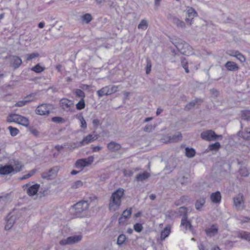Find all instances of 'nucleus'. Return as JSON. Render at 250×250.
Segmentation results:
<instances>
[{"label": "nucleus", "mask_w": 250, "mask_h": 250, "mask_svg": "<svg viewBox=\"0 0 250 250\" xmlns=\"http://www.w3.org/2000/svg\"><path fill=\"white\" fill-rule=\"evenodd\" d=\"M124 192L123 188H119L112 193L109 203V209L110 211H115L119 208Z\"/></svg>", "instance_id": "f257e3e1"}, {"label": "nucleus", "mask_w": 250, "mask_h": 250, "mask_svg": "<svg viewBox=\"0 0 250 250\" xmlns=\"http://www.w3.org/2000/svg\"><path fill=\"white\" fill-rule=\"evenodd\" d=\"M89 208L88 201L81 200L72 207L73 215L76 218H83L87 216Z\"/></svg>", "instance_id": "f03ea898"}, {"label": "nucleus", "mask_w": 250, "mask_h": 250, "mask_svg": "<svg viewBox=\"0 0 250 250\" xmlns=\"http://www.w3.org/2000/svg\"><path fill=\"white\" fill-rule=\"evenodd\" d=\"M22 167V166L19 161L13 160L10 164L0 167V174L7 175L17 173L21 170Z\"/></svg>", "instance_id": "7ed1b4c3"}, {"label": "nucleus", "mask_w": 250, "mask_h": 250, "mask_svg": "<svg viewBox=\"0 0 250 250\" xmlns=\"http://www.w3.org/2000/svg\"><path fill=\"white\" fill-rule=\"evenodd\" d=\"M8 122H15L24 126H28L29 125V122L26 117L21 115L13 114H11L7 117Z\"/></svg>", "instance_id": "20e7f679"}, {"label": "nucleus", "mask_w": 250, "mask_h": 250, "mask_svg": "<svg viewBox=\"0 0 250 250\" xmlns=\"http://www.w3.org/2000/svg\"><path fill=\"white\" fill-rule=\"evenodd\" d=\"M201 137L204 140L211 141L218 138L222 139V135L216 134L215 132L212 130H208L201 133Z\"/></svg>", "instance_id": "39448f33"}, {"label": "nucleus", "mask_w": 250, "mask_h": 250, "mask_svg": "<svg viewBox=\"0 0 250 250\" xmlns=\"http://www.w3.org/2000/svg\"><path fill=\"white\" fill-rule=\"evenodd\" d=\"M94 159V158L93 156H89L85 159H79L75 163V167L80 168L81 170H82L84 167L91 165L93 163Z\"/></svg>", "instance_id": "423d86ee"}, {"label": "nucleus", "mask_w": 250, "mask_h": 250, "mask_svg": "<svg viewBox=\"0 0 250 250\" xmlns=\"http://www.w3.org/2000/svg\"><path fill=\"white\" fill-rule=\"evenodd\" d=\"M61 108L65 111L73 112L75 111L74 108V102L73 101L66 98L62 99L60 101Z\"/></svg>", "instance_id": "0eeeda50"}, {"label": "nucleus", "mask_w": 250, "mask_h": 250, "mask_svg": "<svg viewBox=\"0 0 250 250\" xmlns=\"http://www.w3.org/2000/svg\"><path fill=\"white\" fill-rule=\"evenodd\" d=\"M40 187V185L38 184L31 185L30 183H28L23 186V189L29 196L36 195Z\"/></svg>", "instance_id": "6e6552de"}, {"label": "nucleus", "mask_w": 250, "mask_h": 250, "mask_svg": "<svg viewBox=\"0 0 250 250\" xmlns=\"http://www.w3.org/2000/svg\"><path fill=\"white\" fill-rule=\"evenodd\" d=\"M82 239V235H76L62 239L60 241V244L62 246L72 245L80 242Z\"/></svg>", "instance_id": "1a4fd4ad"}, {"label": "nucleus", "mask_w": 250, "mask_h": 250, "mask_svg": "<svg viewBox=\"0 0 250 250\" xmlns=\"http://www.w3.org/2000/svg\"><path fill=\"white\" fill-rule=\"evenodd\" d=\"M52 109V105L50 104H42L39 105L36 109L37 114L40 115H48Z\"/></svg>", "instance_id": "9d476101"}, {"label": "nucleus", "mask_w": 250, "mask_h": 250, "mask_svg": "<svg viewBox=\"0 0 250 250\" xmlns=\"http://www.w3.org/2000/svg\"><path fill=\"white\" fill-rule=\"evenodd\" d=\"M167 19L174 24L176 25L177 27L185 28L186 27V24L185 22L180 20L176 16L172 14H168L167 15Z\"/></svg>", "instance_id": "9b49d317"}, {"label": "nucleus", "mask_w": 250, "mask_h": 250, "mask_svg": "<svg viewBox=\"0 0 250 250\" xmlns=\"http://www.w3.org/2000/svg\"><path fill=\"white\" fill-rule=\"evenodd\" d=\"M181 53L185 55H189L192 52V48L187 43H179L175 45Z\"/></svg>", "instance_id": "f8f14e48"}, {"label": "nucleus", "mask_w": 250, "mask_h": 250, "mask_svg": "<svg viewBox=\"0 0 250 250\" xmlns=\"http://www.w3.org/2000/svg\"><path fill=\"white\" fill-rule=\"evenodd\" d=\"M233 204L238 210H242L244 207V200L243 195L239 194L233 198Z\"/></svg>", "instance_id": "ddd939ff"}, {"label": "nucleus", "mask_w": 250, "mask_h": 250, "mask_svg": "<svg viewBox=\"0 0 250 250\" xmlns=\"http://www.w3.org/2000/svg\"><path fill=\"white\" fill-rule=\"evenodd\" d=\"M197 15L196 12L193 8L188 7L187 8V16L185 20L186 22L191 25L192 23L193 19Z\"/></svg>", "instance_id": "4468645a"}, {"label": "nucleus", "mask_w": 250, "mask_h": 250, "mask_svg": "<svg viewBox=\"0 0 250 250\" xmlns=\"http://www.w3.org/2000/svg\"><path fill=\"white\" fill-rule=\"evenodd\" d=\"M36 94L35 93H32L28 95H27L23 100L19 101L15 104L16 106L18 107H22L28 103L33 101L35 100L36 98Z\"/></svg>", "instance_id": "2eb2a0df"}, {"label": "nucleus", "mask_w": 250, "mask_h": 250, "mask_svg": "<svg viewBox=\"0 0 250 250\" xmlns=\"http://www.w3.org/2000/svg\"><path fill=\"white\" fill-rule=\"evenodd\" d=\"M219 228L217 225L213 224L205 229L206 235L209 237H212L218 234Z\"/></svg>", "instance_id": "dca6fc26"}, {"label": "nucleus", "mask_w": 250, "mask_h": 250, "mask_svg": "<svg viewBox=\"0 0 250 250\" xmlns=\"http://www.w3.org/2000/svg\"><path fill=\"white\" fill-rule=\"evenodd\" d=\"M171 232V228L169 226L165 227L162 230L160 233V237L157 239V241L159 242H163L165 239L168 237Z\"/></svg>", "instance_id": "f3484780"}, {"label": "nucleus", "mask_w": 250, "mask_h": 250, "mask_svg": "<svg viewBox=\"0 0 250 250\" xmlns=\"http://www.w3.org/2000/svg\"><path fill=\"white\" fill-rule=\"evenodd\" d=\"M16 216L11 213L9 214L6 218V225L5 229L6 230H9L12 228L13 224L15 222Z\"/></svg>", "instance_id": "a211bd4d"}, {"label": "nucleus", "mask_w": 250, "mask_h": 250, "mask_svg": "<svg viewBox=\"0 0 250 250\" xmlns=\"http://www.w3.org/2000/svg\"><path fill=\"white\" fill-rule=\"evenodd\" d=\"M181 226L183 227L186 230L189 229L191 231H193V227L190 222L188 220L187 214H185L183 216L181 220Z\"/></svg>", "instance_id": "6ab92c4d"}, {"label": "nucleus", "mask_w": 250, "mask_h": 250, "mask_svg": "<svg viewBox=\"0 0 250 250\" xmlns=\"http://www.w3.org/2000/svg\"><path fill=\"white\" fill-rule=\"evenodd\" d=\"M98 139V135L89 134L84 137L80 142L82 146L88 144Z\"/></svg>", "instance_id": "aec40b11"}, {"label": "nucleus", "mask_w": 250, "mask_h": 250, "mask_svg": "<svg viewBox=\"0 0 250 250\" xmlns=\"http://www.w3.org/2000/svg\"><path fill=\"white\" fill-rule=\"evenodd\" d=\"M107 147L110 151L115 152L120 150L121 148V146L115 142L111 141L107 144Z\"/></svg>", "instance_id": "412c9836"}, {"label": "nucleus", "mask_w": 250, "mask_h": 250, "mask_svg": "<svg viewBox=\"0 0 250 250\" xmlns=\"http://www.w3.org/2000/svg\"><path fill=\"white\" fill-rule=\"evenodd\" d=\"M132 212L131 208L126 209L123 212L121 217L119 218V222L120 224H124L127 218L131 215Z\"/></svg>", "instance_id": "4be33fe9"}, {"label": "nucleus", "mask_w": 250, "mask_h": 250, "mask_svg": "<svg viewBox=\"0 0 250 250\" xmlns=\"http://www.w3.org/2000/svg\"><path fill=\"white\" fill-rule=\"evenodd\" d=\"M210 200L213 203L219 204L220 203L221 200V195L219 191H216L212 193L210 195Z\"/></svg>", "instance_id": "5701e85b"}, {"label": "nucleus", "mask_w": 250, "mask_h": 250, "mask_svg": "<svg viewBox=\"0 0 250 250\" xmlns=\"http://www.w3.org/2000/svg\"><path fill=\"white\" fill-rule=\"evenodd\" d=\"M225 67L228 71H235L238 69L237 64L233 62L228 61L225 64Z\"/></svg>", "instance_id": "b1692460"}, {"label": "nucleus", "mask_w": 250, "mask_h": 250, "mask_svg": "<svg viewBox=\"0 0 250 250\" xmlns=\"http://www.w3.org/2000/svg\"><path fill=\"white\" fill-rule=\"evenodd\" d=\"M237 237L250 242V232L240 231L237 232Z\"/></svg>", "instance_id": "393cba45"}, {"label": "nucleus", "mask_w": 250, "mask_h": 250, "mask_svg": "<svg viewBox=\"0 0 250 250\" xmlns=\"http://www.w3.org/2000/svg\"><path fill=\"white\" fill-rule=\"evenodd\" d=\"M13 66L16 69L19 67L22 63L21 59L18 56H13L11 59Z\"/></svg>", "instance_id": "a878e982"}, {"label": "nucleus", "mask_w": 250, "mask_h": 250, "mask_svg": "<svg viewBox=\"0 0 250 250\" xmlns=\"http://www.w3.org/2000/svg\"><path fill=\"white\" fill-rule=\"evenodd\" d=\"M240 137L245 140H250V127L245 129L243 131L239 133Z\"/></svg>", "instance_id": "bb28decb"}, {"label": "nucleus", "mask_w": 250, "mask_h": 250, "mask_svg": "<svg viewBox=\"0 0 250 250\" xmlns=\"http://www.w3.org/2000/svg\"><path fill=\"white\" fill-rule=\"evenodd\" d=\"M229 54L231 56L236 57L241 62H244L246 60L244 56L238 51H233L231 53H229Z\"/></svg>", "instance_id": "cd10ccee"}, {"label": "nucleus", "mask_w": 250, "mask_h": 250, "mask_svg": "<svg viewBox=\"0 0 250 250\" xmlns=\"http://www.w3.org/2000/svg\"><path fill=\"white\" fill-rule=\"evenodd\" d=\"M150 174L147 172H144L142 173H140L138 174L136 176V180L138 182H142L146 179H147L148 177H149Z\"/></svg>", "instance_id": "c85d7f7f"}, {"label": "nucleus", "mask_w": 250, "mask_h": 250, "mask_svg": "<svg viewBox=\"0 0 250 250\" xmlns=\"http://www.w3.org/2000/svg\"><path fill=\"white\" fill-rule=\"evenodd\" d=\"M182 138V135L180 133L178 132L175 134L173 135L172 136H170L169 137V140L167 141L168 143H175L177 142L179 140H181Z\"/></svg>", "instance_id": "c756f323"}, {"label": "nucleus", "mask_w": 250, "mask_h": 250, "mask_svg": "<svg viewBox=\"0 0 250 250\" xmlns=\"http://www.w3.org/2000/svg\"><path fill=\"white\" fill-rule=\"evenodd\" d=\"M148 26V23L146 20L143 19L141 21L138 25V28L141 30H146Z\"/></svg>", "instance_id": "7c9ffc66"}, {"label": "nucleus", "mask_w": 250, "mask_h": 250, "mask_svg": "<svg viewBox=\"0 0 250 250\" xmlns=\"http://www.w3.org/2000/svg\"><path fill=\"white\" fill-rule=\"evenodd\" d=\"M186 155L188 158H192L194 156L195 154V151L193 148H189L187 147L185 149Z\"/></svg>", "instance_id": "2f4dec72"}, {"label": "nucleus", "mask_w": 250, "mask_h": 250, "mask_svg": "<svg viewBox=\"0 0 250 250\" xmlns=\"http://www.w3.org/2000/svg\"><path fill=\"white\" fill-rule=\"evenodd\" d=\"M106 86L103 87L102 89L98 90L97 93L99 97H102L104 95H108V91H107Z\"/></svg>", "instance_id": "473e14b6"}, {"label": "nucleus", "mask_w": 250, "mask_h": 250, "mask_svg": "<svg viewBox=\"0 0 250 250\" xmlns=\"http://www.w3.org/2000/svg\"><path fill=\"white\" fill-rule=\"evenodd\" d=\"M106 86L107 89V91H108V95L115 93L117 91L118 88V86L115 85H108Z\"/></svg>", "instance_id": "72a5a7b5"}, {"label": "nucleus", "mask_w": 250, "mask_h": 250, "mask_svg": "<svg viewBox=\"0 0 250 250\" xmlns=\"http://www.w3.org/2000/svg\"><path fill=\"white\" fill-rule=\"evenodd\" d=\"M8 129L10 131V135L13 137L16 136L19 133V130L17 128L12 127V126H8Z\"/></svg>", "instance_id": "f704fd0d"}, {"label": "nucleus", "mask_w": 250, "mask_h": 250, "mask_svg": "<svg viewBox=\"0 0 250 250\" xmlns=\"http://www.w3.org/2000/svg\"><path fill=\"white\" fill-rule=\"evenodd\" d=\"M77 119H79L80 122L81 127L85 129L87 127V124L83 117L82 115H79L77 117Z\"/></svg>", "instance_id": "c9c22d12"}, {"label": "nucleus", "mask_w": 250, "mask_h": 250, "mask_svg": "<svg viewBox=\"0 0 250 250\" xmlns=\"http://www.w3.org/2000/svg\"><path fill=\"white\" fill-rule=\"evenodd\" d=\"M7 202V198L6 196H0V211L3 209Z\"/></svg>", "instance_id": "e433bc0d"}, {"label": "nucleus", "mask_w": 250, "mask_h": 250, "mask_svg": "<svg viewBox=\"0 0 250 250\" xmlns=\"http://www.w3.org/2000/svg\"><path fill=\"white\" fill-rule=\"evenodd\" d=\"M205 200L204 198L200 199L196 201L195 203V208L197 209H200L204 205Z\"/></svg>", "instance_id": "4c0bfd02"}, {"label": "nucleus", "mask_w": 250, "mask_h": 250, "mask_svg": "<svg viewBox=\"0 0 250 250\" xmlns=\"http://www.w3.org/2000/svg\"><path fill=\"white\" fill-rule=\"evenodd\" d=\"M198 101H199V100L196 99L192 102H189L186 105L185 109L187 110H190L198 102Z\"/></svg>", "instance_id": "58836bf2"}, {"label": "nucleus", "mask_w": 250, "mask_h": 250, "mask_svg": "<svg viewBox=\"0 0 250 250\" xmlns=\"http://www.w3.org/2000/svg\"><path fill=\"white\" fill-rule=\"evenodd\" d=\"M76 108L78 110H82L85 107V102L83 98L81 99L80 101L76 104Z\"/></svg>", "instance_id": "ea45409f"}, {"label": "nucleus", "mask_w": 250, "mask_h": 250, "mask_svg": "<svg viewBox=\"0 0 250 250\" xmlns=\"http://www.w3.org/2000/svg\"><path fill=\"white\" fill-rule=\"evenodd\" d=\"M82 20L83 22L88 23L92 20L91 15L89 14H85L82 17Z\"/></svg>", "instance_id": "a19ab883"}, {"label": "nucleus", "mask_w": 250, "mask_h": 250, "mask_svg": "<svg viewBox=\"0 0 250 250\" xmlns=\"http://www.w3.org/2000/svg\"><path fill=\"white\" fill-rule=\"evenodd\" d=\"M83 186V183L82 181L78 180L74 182L71 185V188L73 189L78 188Z\"/></svg>", "instance_id": "79ce46f5"}, {"label": "nucleus", "mask_w": 250, "mask_h": 250, "mask_svg": "<svg viewBox=\"0 0 250 250\" xmlns=\"http://www.w3.org/2000/svg\"><path fill=\"white\" fill-rule=\"evenodd\" d=\"M44 69V68L40 66L39 64H37L31 68V70L38 73L42 72Z\"/></svg>", "instance_id": "37998d69"}, {"label": "nucleus", "mask_w": 250, "mask_h": 250, "mask_svg": "<svg viewBox=\"0 0 250 250\" xmlns=\"http://www.w3.org/2000/svg\"><path fill=\"white\" fill-rule=\"evenodd\" d=\"M241 117L244 120H250V110H245L242 111Z\"/></svg>", "instance_id": "c03bdc74"}, {"label": "nucleus", "mask_w": 250, "mask_h": 250, "mask_svg": "<svg viewBox=\"0 0 250 250\" xmlns=\"http://www.w3.org/2000/svg\"><path fill=\"white\" fill-rule=\"evenodd\" d=\"M221 146V145L219 142H216L214 144H212L209 146V148L210 150H217Z\"/></svg>", "instance_id": "a18cd8bd"}, {"label": "nucleus", "mask_w": 250, "mask_h": 250, "mask_svg": "<svg viewBox=\"0 0 250 250\" xmlns=\"http://www.w3.org/2000/svg\"><path fill=\"white\" fill-rule=\"evenodd\" d=\"M126 240V237L124 234H121L119 236L117 243L119 245H122Z\"/></svg>", "instance_id": "49530a36"}, {"label": "nucleus", "mask_w": 250, "mask_h": 250, "mask_svg": "<svg viewBox=\"0 0 250 250\" xmlns=\"http://www.w3.org/2000/svg\"><path fill=\"white\" fill-rule=\"evenodd\" d=\"M39 56V54L38 53H33L29 54L26 55L27 61H30L33 59L37 58Z\"/></svg>", "instance_id": "de8ad7c7"}, {"label": "nucleus", "mask_w": 250, "mask_h": 250, "mask_svg": "<svg viewBox=\"0 0 250 250\" xmlns=\"http://www.w3.org/2000/svg\"><path fill=\"white\" fill-rule=\"evenodd\" d=\"M134 229L135 231L140 232L143 229V226L140 223H136L133 226Z\"/></svg>", "instance_id": "09e8293b"}, {"label": "nucleus", "mask_w": 250, "mask_h": 250, "mask_svg": "<svg viewBox=\"0 0 250 250\" xmlns=\"http://www.w3.org/2000/svg\"><path fill=\"white\" fill-rule=\"evenodd\" d=\"M240 174L242 176H248L249 173L248 169L246 167H242L239 169Z\"/></svg>", "instance_id": "8fccbe9b"}, {"label": "nucleus", "mask_w": 250, "mask_h": 250, "mask_svg": "<svg viewBox=\"0 0 250 250\" xmlns=\"http://www.w3.org/2000/svg\"><path fill=\"white\" fill-rule=\"evenodd\" d=\"M177 214L179 215H183L184 216L185 214H187V209L186 208L182 207L179 208Z\"/></svg>", "instance_id": "3c124183"}, {"label": "nucleus", "mask_w": 250, "mask_h": 250, "mask_svg": "<svg viewBox=\"0 0 250 250\" xmlns=\"http://www.w3.org/2000/svg\"><path fill=\"white\" fill-rule=\"evenodd\" d=\"M181 64L183 67L185 69L186 72L187 73H188L189 70L187 66L188 62L185 58H184L181 60Z\"/></svg>", "instance_id": "603ef678"}, {"label": "nucleus", "mask_w": 250, "mask_h": 250, "mask_svg": "<svg viewBox=\"0 0 250 250\" xmlns=\"http://www.w3.org/2000/svg\"><path fill=\"white\" fill-rule=\"evenodd\" d=\"M238 219L241 224L249 222L250 220V218L249 217L244 216H240Z\"/></svg>", "instance_id": "864d4df0"}, {"label": "nucleus", "mask_w": 250, "mask_h": 250, "mask_svg": "<svg viewBox=\"0 0 250 250\" xmlns=\"http://www.w3.org/2000/svg\"><path fill=\"white\" fill-rule=\"evenodd\" d=\"M151 62L147 60L146 61V74H148L151 71Z\"/></svg>", "instance_id": "5fc2aeb1"}, {"label": "nucleus", "mask_w": 250, "mask_h": 250, "mask_svg": "<svg viewBox=\"0 0 250 250\" xmlns=\"http://www.w3.org/2000/svg\"><path fill=\"white\" fill-rule=\"evenodd\" d=\"M35 170H32L31 171H30L28 174L23 175L21 179V180H24L27 179L32 176L35 173Z\"/></svg>", "instance_id": "6e6d98bb"}, {"label": "nucleus", "mask_w": 250, "mask_h": 250, "mask_svg": "<svg viewBox=\"0 0 250 250\" xmlns=\"http://www.w3.org/2000/svg\"><path fill=\"white\" fill-rule=\"evenodd\" d=\"M75 93L76 95L79 97H83L84 96V92L81 89H77Z\"/></svg>", "instance_id": "4d7b16f0"}, {"label": "nucleus", "mask_w": 250, "mask_h": 250, "mask_svg": "<svg viewBox=\"0 0 250 250\" xmlns=\"http://www.w3.org/2000/svg\"><path fill=\"white\" fill-rule=\"evenodd\" d=\"M62 119L60 117H54L52 118V121L55 123H60L62 122Z\"/></svg>", "instance_id": "13d9d810"}, {"label": "nucleus", "mask_w": 250, "mask_h": 250, "mask_svg": "<svg viewBox=\"0 0 250 250\" xmlns=\"http://www.w3.org/2000/svg\"><path fill=\"white\" fill-rule=\"evenodd\" d=\"M124 173L125 176H128V177L131 176L133 174V172L131 171H130V170L128 171L127 170H125L124 171Z\"/></svg>", "instance_id": "bf43d9fd"}, {"label": "nucleus", "mask_w": 250, "mask_h": 250, "mask_svg": "<svg viewBox=\"0 0 250 250\" xmlns=\"http://www.w3.org/2000/svg\"><path fill=\"white\" fill-rule=\"evenodd\" d=\"M102 149V147L100 146H93L92 147L93 152H98L100 151Z\"/></svg>", "instance_id": "052dcab7"}, {"label": "nucleus", "mask_w": 250, "mask_h": 250, "mask_svg": "<svg viewBox=\"0 0 250 250\" xmlns=\"http://www.w3.org/2000/svg\"><path fill=\"white\" fill-rule=\"evenodd\" d=\"M93 124L96 127H97L100 125V121L98 119H95L93 120Z\"/></svg>", "instance_id": "680f3d73"}, {"label": "nucleus", "mask_w": 250, "mask_h": 250, "mask_svg": "<svg viewBox=\"0 0 250 250\" xmlns=\"http://www.w3.org/2000/svg\"><path fill=\"white\" fill-rule=\"evenodd\" d=\"M198 248L199 249V250H206L204 246L201 243L198 245Z\"/></svg>", "instance_id": "e2e57ef3"}, {"label": "nucleus", "mask_w": 250, "mask_h": 250, "mask_svg": "<svg viewBox=\"0 0 250 250\" xmlns=\"http://www.w3.org/2000/svg\"><path fill=\"white\" fill-rule=\"evenodd\" d=\"M151 129V126L148 125V126H145V127L144 128V130L145 131H146V132L147 131H150Z\"/></svg>", "instance_id": "0e129e2a"}, {"label": "nucleus", "mask_w": 250, "mask_h": 250, "mask_svg": "<svg viewBox=\"0 0 250 250\" xmlns=\"http://www.w3.org/2000/svg\"><path fill=\"white\" fill-rule=\"evenodd\" d=\"M161 0H155V5L157 7H158L160 5V3Z\"/></svg>", "instance_id": "69168bd1"}, {"label": "nucleus", "mask_w": 250, "mask_h": 250, "mask_svg": "<svg viewBox=\"0 0 250 250\" xmlns=\"http://www.w3.org/2000/svg\"><path fill=\"white\" fill-rule=\"evenodd\" d=\"M163 112V110L161 108H158L156 111V115L158 116Z\"/></svg>", "instance_id": "338daca9"}, {"label": "nucleus", "mask_w": 250, "mask_h": 250, "mask_svg": "<svg viewBox=\"0 0 250 250\" xmlns=\"http://www.w3.org/2000/svg\"><path fill=\"white\" fill-rule=\"evenodd\" d=\"M44 26V23L43 22H40L38 24V27L40 28H42Z\"/></svg>", "instance_id": "774afa93"}]
</instances>
